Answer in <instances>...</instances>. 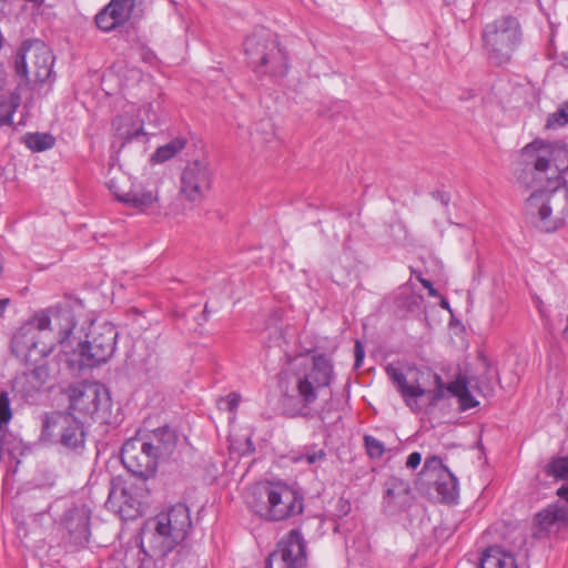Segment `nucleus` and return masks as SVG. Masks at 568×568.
<instances>
[{
    "mask_svg": "<svg viewBox=\"0 0 568 568\" xmlns=\"http://www.w3.org/2000/svg\"><path fill=\"white\" fill-rule=\"evenodd\" d=\"M422 462V455L418 452L412 453L406 460V466L408 468L415 469Z\"/></svg>",
    "mask_w": 568,
    "mask_h": 568,
    "instance_id": "obj_46",
    "label": "nucleus"
},
{
    "mask_svg": "<svg viewBox=\"0 0 568 568\" xmlns=\"http://www.w3.org/2000/svg\"><path fill=\"white\" fill-rule=\"evenodd\" d=\"M42 328L38 327L34 315L14 333L11 339V352L26 363L45 361L53 346L47 344Z\"/></svg>",
    "mask_w": 568,
    "mask_h": 568,
    "instance_id": "obj_11",
    "label": "nucleus"
},
{
    "mask_svg": "<svg viewBox=\"0 0 568 568\" xmlns=\"http://www.w3.org/2000/svg\"><path fill=\"white\" fill-rule=\"evenodd\" d=\"M54 57L48 45L38 39H28L19 47L14 68L26 83H43L52 75Z\"/></svg>",
    "mask_w": 568,
    "mask_h": 568,
    "instance_id": "obj_9",
    "label": "nucleus"
},
{
    "mask_svg": "<svg viewBox=\"0 0 568 568\" xmlns=\"http://www.w3.org/2000/svg\"><path fill=\"white\" fill-rule=\"evenodd\" d=\"M270 555L304 568L306 564L305 540L302 535H286L277 542L276 549Z\"/></svg>",
    "mask_w": 568,
    "mask_h": 568,
    "instance_id": "obj_21",
    "label": "nucleus"
},
{
    "mask_svg": "<svg viewBox=\"0 0 568 568\" xmlns=\"http://www.w3.org/2000/svg\"><path fill=\"white\" fill-rule=\"evenodd\" d=\"M54 138L49 133H33L27 136L26 143L32 151H44L54 145Z\"/></svg>",
    "mask_w": 568,
    "mask_h": 568,
    "instance_id": "obj_33",
    "label": "nucleus"
},
{
    "mask_svg": "<svg viewBox=\"0 0 568 568\" xmlns=\"http://www.w3.org/2000/svg\"><path fill=\"white\" fill-rule=\"evenodd\" d=\"M19 397H14L10 389L0 390V428L7 426L13 416L12 403Z\"/></svg>",
    "mask_w": 568,
    "mask_h": 568,
    "instance_id": "obj_31",
    "label": "nucleus"
},
{
    "mask_svg": "<svg viewBox=\"0 0 568 568\" xmlns=\"http://www.w3.org/2000/svg\"><path fill=\"white\" fill-rule=\"evenodd\" d=\"M246 504L260 517L268 520H284L303 510L302 498L284 484L254 487L246 496Z\"/></svg>",
    "mask_w": 568,
    "mask_h": 568,
    "instance_id": "obj_3",
    "label": "nucleus"
},
{
    "mask_svg": "<svg viewBox=\"0 0 568 568\" xmlns=\"http://www.w3.org/2000/svg\"><path fill=\"white\" fill-rule=\"evenodd\" d=\"M479 568H517V564L511 554L490 547L483 554Z\"/></svg>",
    "mask_w": 568,
    "mask_h": 568,
    "instance_id": "obj_25",
    "label": "nucleus"
},
{
    "mask_svg": "<svg viewBox=\"0 0 568 568\" xmlns=\"http://www.w3.org/2000/svg\"><path fill=\"white\" fill-rule=\"evenodd\" d=\"M90 535H67L68 541L65 542V549L68 551H77L89 542Z\"/></svg>",
    "mask_w": 568,
    "mask_h": 568,
    "instance_id": "obj_40",
    "label": "nucleus"
},
{
    "mask_svg": "<svg viewBox=\"0 0 568 568\" xmlns=\"http://www.w3.org/2000/svg\"><path fill=\"white\" fill-rule=\"evenodd\" d=\"M417 278L420 282V284L428 291V294L430 296H434V297L438 296V292H437L436 288H434V286H433L430 281H428L426 278H423L420 276H418Z\"/></svg>",
    "mask_w": 568,
    "mask_h": 568,
    "instance_id": "obj_47",
    "label": "nucleus"
},
{
    "mask_svg": "<svg viewBox=\"0 0 568 568\" xmlns=\"http://www.w3.org/2000/svg\"><path fill=\"white\" fill-rule=\"evenodd\" d=\"M241 400V396L236 393H231L226 397L219 400V407L221 409H227L233 412L237 408Z\"/></svg>",
    "mask_w": 568,
    "mask_h": 568,
    "instance_id": "obj_42",
    "label": "nucleus"
},
{
    "mask_svg": "<svg viewBox=\"0 0 568 568\" xmlns=\"http://www.w3.org/2000/svg\"><path fill=\"white\" fill-rule=\"evenodd\" d=\"M435 488L444 503H454L458 497V480L449 469H444L443 475H437Z\"/></svg>",
    "mask_w": 568,
    "mask_h": 568,
    "instance_id": "obj_26",
    "label": "nucleus"
},
{
    "mask_svg": "<svg viewBox=\"0 0 568 568\" xmlns=\"http://www.w3.org/2000/svg\"><path fill=\"white\" fill-rule=\"evenodd\" d=\"M140 540L136 539V545L140 546L142 551L149 557H156L159 555V549L161 541H154L153 538L146 537L145 535H139Z\"/></svg>",
    "mask_w": 568,
    "mask_h": 568,
    "instance_id": "obj_37",
    "label": "nucleus"
},
{
    "mask_svg": "<svg viewBox=\"0 0 568 568\" xmlns=\"http://www.w3.org/2000/svg\"><path fill=\"white\" fill-rule=\"evenodd\" d=\"M440 306H442L443 308L449 310V303H448L446 300H442V302H440Z\"/></svg>",
    "mask_w": 568,
    "mask_h": 568,
    "instance_id": "obj_51",
    "label": "nucleus"
},
{
    "mask_svg": "<svg viewBox=\"0 0 568 568\" xmlns=\"http://www.w3.org/2000/svg\"><path fill=\"white\" fill-rule=\"evenodd\" d=\"M185 139L183 138H176L172 140L171 142L166 143L165 145H162L156 149L154 154L152 155V161L162 163L171 158H173L175 154H178L180 151H182L185 146Z\"/></svg>",
    "mask_w": 568,
    "mask_h": 568,
    "instance_id": "obj_29",
    "label": "nucleus"
},
{
    "mask_svg": "<svg viewBox=\"0 0 568 568\" xmlns=\"http://www.w3.org/2000/svg\"><path fill=\"white\" fill-rule=\"evenodd\" d=\"M557 495L566 500L568 503V485L567 486H561L558 490H557Z\"/></svg>",
    "mask_w": 568,
    "mask_h": 568,
    "instance_id": "obj_48",
    "label": "nucleus"
},
{
    "mask_svg": "<svg viewBox=\"0 0 568 568\" xmlns=\"http://www.w3.org/2000/svg\"><path fill=\"white\" fill-rule=\"evenodd\" d=\"M364 443L367 454L372 458H379L385 452L384 444L373 436L366 435L364 437Z\"/></svg>",
    "mask_w": 568,
    "mask_h": 568,
    "instance_id": "obj_38",
    "label": "nucleus"
},
{
    "mask_svg": "<svg viewBox=\"0 0 568 568\" xmlns=\"http://www.w3.org/2000/svg\"><path fill=\"white\" fill-rule=\"evenodd\" d=\"M20 105V98L16 94H9L0 102V126L12 122V115Z\"/></svg>",
    "mask_w": 568,
    "mask_h": 568,
    "instance_id": "obj_32",
    "label": "nucleus"
},
{
    "mask_svg": "<svg viewBox=\"0 0 568 568\" xmlns=\"http://www.w3.org/2000/svg\"><path fill=\"white\" fill-rule=\"evenodd\" d=\"M84 420L73 413L49 412L41 416L39 442L80 453L85 445Z\"/></svg>",
    "mask_w": 568,
    "mask_h": 568,
    "instance_id": "obj_5",
    "label": "nucleus"
},
{
    "mask_svg": "<svg viewBox=\"0 0 568 568\" xmlns=\"http://www.w3.org/2000/svg\"><path fill=\"white\" fill-rule=\"evenodd\" d=\"M132 182L130 178L124 173H116L113 176H111L106 186L110 190V192L116 197V200L123 204L126 203V199L130 195Z\"/></svg>",
    "mask_w": 568,
    "mask_h": 568,
    "instance_id": "obj_27",
    "label": "nucleus"
},
{
    "mask_svg": "<svg viewBox=\"0 0 568 568\" xmlns=\"http://www.w3.org/2000/svg\"><path fill=\"white\" fill-rule=\"evenodd\" d=\"M146 444L152 445V450L155 453V458L169 457L176 446L178 437L175 433L169 427H161L151 433L146 439Z\"/></svg>",
    "mask_w": 568,
    "mask_h": 568,
    "instance_id": "obj_23",
    "label": "nucleus"
},
{
    "mask_svg": "<svg viewBox=\"0 0 568 568\" xmlns=\"http://www.w3.org/2000/svg\"><path fill=\"white\" fill-rule=\"evenodd\" d=\"M118 332L110 323H91L82 337V329L73 346L69 349L71 357L67 359L71 368H93L106 363L115 351Z\"/></svg>",
    "mask_w": 568,
    "mask_h": 568,
    "instance_id": "obj_2",
    "label": "nucleus"
},
{
    "mask_svg": "<svg viewBox=\"0 0 568 568\" xmlns=\"http://www.w3.org/2000/svg\"><path fill=\"white\" fill-rule=\"evenodd\" d=\"M261 125H262L263 128H265V129H266V128L272 129V125H271L268 122H262V123H261Z\"/></svg>",
    "mask_w": 568,
    "mask_h": 568,
    "instance_id": "obj_54",
    "label": "nucleus"
},
{
    "mask_svg": "<svg viewBox=\"0 0 568 568\" xmlns=\"http://www.w3.org/2000/svg\"><path fill=\"white\" fill-rule=\"evenodd\" d=\"M8 303H9L8 298L0 300V317L2 316Z\"/></svg>",
    "mask_w": 568,
    "mask_h": 568,
    "instance_id": "obj_50",
    "label": "nucleus"
},
{
    "mask_svg": "<svg viewBox=\"0 0 568 568\" xmlns=\"http://www.w3.org/2000/svg\"><path fill=\"white\" fill-rule=\"evenodd\" d=\"M139 112H143L144 118H135L133 113L126 111L113 120L112 126L115 135L123 142H129L133 138L144 134L143 123L145 121L156 122V116L152 112V104L149 103L144 105Z\"/></svg>",
    "mask_w": 568,
    "mask_h": 568,
    "instance_id": "obj_19",
    "label": "nucleus"
},
{
    "mask_svg": "<svg viewBox=\"0 0 568 568\" xmlns=\"http://www.w3.org/2000/svg\"><path fill=\"white\" fill-rule=\"evenodd\" d=\"M105 507L124 520L134 519L141 514V503L132 496L128 487H111Z\"/></svg>",
    "mask_w": 568,
    "mask_h": 568,
    "instance_id": "obj_20",
    "label": "nucleus"
},
{
    "mask_svg": "<svg viewBox=\"0 0 568 568\" xmlns=\"http://www.w3.org/2000/svg\"><path fill=\"white\" fill-rule=\"evenodd\" d=\"M481 40L484 51L491 63L497 65L507 63L521 43L520 23L510 16L496 19L485 26Z\"/></svg>",
    "mask_w": 568,
    "mask_h": 568,
    "instance_id": "obj_6",
    "label": "nucleus"
},
{
    "mask_svg": "<svg viewBox=\"0 0 568 568\" xmlns=\"http://www.w3.org/2000/svg\"><path fill=\"white\" fill-rule=\"evenodd\" d=\"M424 471H436L437 475H443L444 469H448L446 466L443 465L442 459L437 456H432L426 458L424 464Z\"/></svg>",
    "mask_w": 568,
    "mask_h": 568,
    "instance_id": "obj_41",
    "label": "nucleus"
},
{
    "mask_svg": "<svg viewBox=\"0 0 568 568\" xmlns=\"http://www.w3.org/2000/svg\"><path fill=\"white\" fill-rule=\"evenodd\" d=\"M535 521L541 531L560 530L568 523V510L558 505H551L539 511L535 517Z\"/></svg>",
    "mask_w": 568,
    "mask_h": 568,
    "instance_id": "obj_24",
    "label": "nucleus"
},
{
    "mask_svg": "<svg viewBox=\"0 0 568 568\" xmlns=\"http://www.w3.org/2000/svg\"><path fill=\"white\" fill-rule=\"evenodd\" d=\"M436 197L440 201V203H442L443 205H445V206H447V205H448V203H449V196H448L447 194H445V193H438Z\"/></svg>",
    "mask_w": 568,
    "mask_h": 568,
    "instance_id": "obj_49",
    "label": "nucleus"
},
{
    "mask_svg": "<svg viewBox=\"0 0 568 568\" xmlns=\"http://www.w3.org/2000/svg\"><path fill=\"white\" fill-rule=\"evenodd\" d=\"M146 537H151L154 541H161L159 546V555L156 557H165L169 552L173 550L175 545L183 539L185 535H145Z\"/></svg>",
    "mask_w": 568,
    "mask_h": 568,
    "instance_id": "obj_34",
    "label": "nucleus"
},
{
    "mask_svg": "<svg viewBox=\"0 0 568 568\" xmlns=\"http://www.w3.org/2000/svg\"><path fill=\"white\" fill-rule=\"evenodd\" d=\"M145 527L154 532H189L191 529H195L196 525L191 519L189 507L183 503H178L149 518Z\"/></svg>",
    "mask_w": 568,
    "mask_h": 568,
    "instance_id": "obj_14",
    "label": "nucleus"
},
{
    "mask_svg": "<svg viewBox=\"0 0 568 568\" xmlns=\"http://www.w3.org/2000/svg\"><path fill=\"white\" fill-rule=\"evenodd\" d=\"M568 123V101L565 102L556 112L549 114L546 128L556 129Z\"/></svg>",
    "mask_w": 568,
    "mask_h": 568,
    "instance_id": "obj_35",
    "label": "nucleus"
},
{
    "mask_svg": "<svg viewBox=\"0 0 568 568\" xmlns=\"http://www.w3.org/2000/svg\"><path fill=\"white\" fill-rule=\"evenodd\" d=\"M244 52L254 71L274 78L287 73V55L270 30L257 29L244 41Z\"/></svg>",
    "mask_w": 568,
    "mask_h": 568,
    "instance_id": "obj_4",
    "label": "nucleus"
},
{
    "mask_svg": "<svg viewBox=\"0 0 568 568\" xmlns=\"http://www.w3.org/2000/svg\"><path fill=\"white\" fill-rule=\"evenodd\" d=\"M95 23L99 29L105 32L115 29L118 26H121L118 21H115V19H113L112 13L106 7L97 14Z\"/></svg>",
    "mask_w": 568,
    "mask_h": 568,
    "instance_id": "obj_36",
    "label": "nucleus"
},
{
    "mask_svg": "<svg viewBox=\"0 0 568 568\" xmlns=\"http://www.w3.org/2000/svg\"><path fill=\"white\" fill-rule=\"evenodd\" d=\"M562 334H564V337L568 341V315H567V325H566Z\"/></svg>",
    "mask_w": 568,
    "mask_h": 568,
    "instance_id": "obj_53",
    "label": "nucleus"
},
{
    "mask_svg": "<svg viewBox=\"0 0 568 568\" xmlns=\"http://www.w3.org/2000/svg\"><path fill=\"white\" fill-rule=\"evenodd\" d=\"M38 327L42 328L47 339L59 343L62 352L69 355V349L73 346L78 336L75 332V316L69 305L50 307L34 314Z\"/></svg>",
    "mask_w": 568,
    "mask_h": 568,
    "instance_id": "obj_10",
    "label": "nucleus"
},
{
    "mask_svg": "<svg viewBox=\"0 0 568 568\" xmlns=\"http://www.w3.org/2000/svg\"><path fill=\"white\" fill-rule=\"evenodd\" d=\"M69 410L80 419L91 418L100 409H108L110 397L108 390L99 384H82L70 386Z\"/></svg>",
    "mask_w": 568,
    "mask_h": 568,
    "instance_id": "obj_12",
    "label": "nucleus"
},
{
    "mask_svg": "<svg viewBox=\"0 0 568 568\" xmlns=\"http://www.w3.org/2000/svg\"><path fill=\"white\" fill-rule=\"evenodd\" d=\"M274 332L276 334V345H280L278 342H280V339H282V334H281V332H278V329H275Z\"/></svg>",
    "mask_w": 568,
    "mask_h": 568,
    "instance_id": "obj_52",
    "label": "nucleus"
},
{
    "mask_svg": "<svg viewBox=\"0 0 568 568\" xmlns=\"http://www.w3.org/2000/svg\"><path fill=\"white\" fill-rule=\"evenodd\" d=\"M414 495L408 480L397 476L388 477L384 483L383 508L387 514L406 510L413 504Z\"/></svg>",
    "mask_w": 568,
    "mask_h": 568,
    "instance_id": "obj_17",
    "label": "nucleus"
},
{
    "mask_svg": "<svg viewBox=\"0 0 568 568\" xmlns=\"http://www.w3.org/2000/svg\"><path fill=\"white\" fill-rule=\"evenodd\" d=\"M448 389L454 396L458 397L462 410L474 408L479 404L470 394L464 379H456L449 385Z\"/></svg>",
    "mask_w": 568,
    "mask_h": 568,
    "instance_id": "obj_28",
    "label": "nucleus"
},
{
    "mask_svg": "<svg viewBox=\"0 0 568 568\" xmlns=\"http://www.w3.org/2000/svg\"><path fill=\"white\" fill-rule=\"evenodd\" d=\"M354 353H355V368H358L363 364L364 356H365L364 346L362 345V343L358 339L355 342Z\"/></svg>",
    "mask_w": 568,
    "mask_h": 568,
    "instance_id": "obj_45",
    "label": "nucleus"
},
{
    "mask_svg": "<svg viewBox=\"0 0 568 568\" xmlns=\"http://www.w3.org/2000/svg\"><path fill=\"white\" fill-rule=\"evenodd\" d=\"M181 193L190 201H199L210 190L212 172L205 160L189 162L181 173Z\"/></svg>",
    "mask_w": 568,
    "mask_h": 568,
    "instance_id": "obj_16",
    "label": "nucleus"
},
{
    "mask_svg": "<svg viewBox=\"0 0 568 568\" xmlns=\"http://www.w3.org/2000/svg\"><path fill=\"white\" fill-rule=\"evenodd\" d=\"M548 473L557 478L568 477V457L552 460L548 466Z\"/></svg>",
    "mask_w": 568,
    "mask_h": 568,
    "instance_id": "obj_39",
    "label": "nucleus"
},
{
    "mask_svg": "<svg viewBox=\"0 0 568 568\" xmlns=\"http://www.w3.org/2000/svg\"><path fill=\"white\" fill-rule=\"evenodd\" d=\"M385 372L390 379L392 384L399 393L404 403L413 410L420 409L417 399L430 393L429 386L433 385L442 392L443 382L438 374L429 368H409L408 374L394 364H387ZM440 394H438V397Z\"/></svg>",
    "mask_w": 568,
    "mask_h": 568,
    "instance_id": "obj_8",
    "label": "nucleus"
},
{
    "mask_svg": "<svg viewBox=\"0 0 568 568\" xmlns=\"http://www.w3.org/2000/svg\"><path fill=\"white\" fill-rule=\"evenodd\" d=\"M91 511L85 505H73L64 510L58 521V528L67 532H88Z\"/></svg>",
    "mask_w": 568,
    "mask_h": 568,
    "instance_id": "obj_22",
    "label": "nucleus"
},
{
    "mask_svg": "<svg viewBox=\"0 0 568 568\" xmlns=\"http://www.w3.org/2000/svg\"><path fill=\"white\" fill-rule=\"evenodd\" d=\"M121 462L135 476L149 478L155 473L158 459L152 445L144 439L131 438L121 449Z\"/></svg>",
    "mask_w": 568,
    "mask_h": 568,
    "instance_id": "obj_13",
    "label": "nucleus"
},
{
    "mask_svg": "<svg viewBox=\"0 0 568 568\" xmlns=\"http://www.w3.org/2000/svg\"><path fill=\"white\" fill-rule=\"evenodd\" d=\"M33 367L17 375L11 381V392L14 397H20L24 402L34 399L45 389V384L50 378V368L48 361H38L32 363Z\"/></svg>",
    "mask_w": 568,
    "mask_h": 568,
    "instance_id": "obj_15",
    "label": "nucleus"
},
{
    "mask_svg": "<svg viewBox=\"0 0 568 568\" xmlns=\"http://www.w3.org/2000/svg\"><path fill=\"white\" fill-rule=\"evenodd\" d=\"M265 568H303L293 562L284 561L283 559L277 558V556L268 555L265 561Z\"/></svg>",
    "mask_w": 568,
    "mask_h": 568,
    "instance_id": "obj_43",
    "label": "nucleus"
},
{
    "mask_svg": "<svg viewBox=\"0 0 568 568\" xmlns=\"http://www.w3.org/2000/svg\"><path fill=\"white\" fill-rule=\"evenodd\" d=\"M325 458H326V453L323 449H318L313 453H310V452L305 453L301 457V459H304L310 465L323 462V460H325Z\"/></svg>",
    "mask_w": 568,
    "mask_h": 568,
    "instance_id": "obj_44",
    "label": "nucleus"
},
{
    "mask_svg": "<svg viewBox=\"0 0 568 568\" xmlns=\"http://www.w3.org/2000/svg\"><path fill=\"white\" fill-rule=\"evenodd\" d=\"M125 205L143 213H158L160 211L159 181L148 178L132 184Z\"/></svg>",
    "mask_w": 568,
    "mask_h": 568,
    "instance_id": "obj_18",
    "label": "nucleus"
},
{
    "mask_svg": "<svg viewBox=\"0 0 568 568\" xmlns=\"http://www.w3.org/2000/svg\"><path fill=\"white\" fill-rule=\"evenodd\" d=\"M134 4V0H111L106 8L112 13L113 19L123 24L131 17Z\"/></svg>",
    "mask_w": 568,
    "mask_h": 568,
    "instance_id": "obj_30",
    "label": "nucleus"
},
{
    "mask_svg": "<svg viewBox=\"0 0 568 568\" xmlns=\"http://www.w3.org/2000/svg\"><path fill=\"white\" fill-rule=\"evenodd\" d=\"M333 377V366L324 356L313 358L312 366L294 377V387L286 393L287 398L297 399L301 407L294 415L310 416L311 405L325 392Z\"/></svg>",
    "mask_w": 568,
    "mask_h": 568,
    "instance_id": "obj_7",
    "label": "nucleus"
},
{
    "mask_svg": "<svg viewBox=\"0 0 568 568\" xmlns=\"http://www.w3.org/2000/svg\"><path fill=\"white\" fill-rule=\"evenodd\" d=\"M525 165L521 182L532 189L526 201V212L538 216L540 227L555 231L568 215V144L535 140L521 150Z\"/></svg>",
    "mask_w": 568,
    "mask_h": 568,
    "instance_id": "obj_1",
    "label": "nucleus"
}]
</instances>
